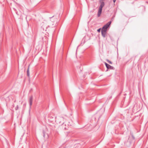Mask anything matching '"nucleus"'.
<instances>
[{
  "label": "nucleus",
  "mask_w": 148,
  "mask_h": 148,
  "mask_svg": "<svg viewBox=\"0 0 148 148\" xmlns=\"http://www.w3.org/2000/svg\"><path fill=\"white\" fill-rule=\"evenodd\" d=\"M101 29H99L97 30V31L99 32H100V31Z\"/></svg>",
  "instance_id": "9"
},
{
  "label": "nucleus",
  "mask_w": 148,
  "mask_h": 148,
  "mask_svg": "<svg viewBox=\"0 0 148 148\" xmlns=\"http://www.w3.org/2000/svg\"><path fill=\"white\" fill-rule=\"evenodd\" d=\"M106 32L105 31H104L103 30H101V33L102 35L104 37L105 36L106 34Z\"/></svg>",
  "instance_id": "5"
},
{
  "label": "nucleus",
  "mask_w": 148,
  "mask_h": 148,
  "mask_svg": "<svg viewBox=\"0 0 148 148\" xmlns=\"http://www.w3.org/2000/svg\"><path fill=\"white\" fill-rule=\"evenodd\" d=\"M29 102H30V105H31L32 104V99H30L29 100Z\"/></svg>",
  "instance_id": "7"
},
{
  "label": "nucleus",
  "mask_w": 148,
  "mask_h": 148,
  "mask_svg": "<svg viewBox=\"0 0 148 148\" xmlns=\"http://www.w3.org/2000/svg\"><path fill=\"white\" fill-rule=\"evenodd\" d=\"M113 2L114 3H115V2L116 1V0H113Z\"/></svg>",
  "instance_id": "10"
},
{
  "label": "nucleus",
  "mask_w": 148,
  "mask_h": 148,
  "mask_svg": "<svg viewBox=\"0 0 148 148\" xmlns=\"http://www.w3.org/2000/svg\"><path fill=\"white\" fill-rule=\"evenodd\" d=\"M104 3L103 2H102L101 3L98 11L97 14V16L98 17H99L100 16L101 13L102 8L104 6Z\"/></svg>",
  "instance_id": "1"
},
{
  "label": "nucleus",
  "mask_w": 148,
  "mask_h": 148,
  "mask_svg": "<svg viewBox=\"0 0 148 148\" xmlns=\"http://www.w3.org/2000/svg\"><path fill=\"white\" fill-rule=\"evenodd\" d=\"M105 64L106 65V66L107 68L108 69H112L113 67L111 66H110V65L106 63H105Z\"/></svg>",
  "instance_id": "4"
},
{
  "label": "nucleus",
  "mask_w": 148,
  "mask_h": 148,
  "mask_svg": "<svg viewBox=\"0 0 148 148\" xmlns=\"http://www.w3.org/2000/svg\"><path fill=\"white\" fill-rule=\"evenodd\" d=\"M29 66L27 71V75L28 76H29Z\"/></svg>",
  "instance_id": "6"
},
{
  "label": "nucleus",
  "mask_w": 148,
  "mask_h": 148,
  "mask_svg": "<svg viewBox=\"0 0 148 148\" xmlns=\"http://www.w3.org/2000/svg\"><path fill=\"white\" fill-rule=\"evenodd\" d=\"M107 61L110 64H112V62L111 61H110L108 60H107Z\"/></svg>",
  "instance_id": "8"
},
{
  "label": "nucleus",
  "mask_w": 148,
  "mask_h": 148,
  "mask_svg": "<svg viewBox=\"0 0 148 148\" xmlns=\"http://www.w3.org/2000/svg\"><path fill=\"white\" fill-rule=\"evenodd\" d=\"M104 3L103 2H102L101 3L98 11L97 14V16L98 17H99L100 16L101 13L102 8L104 6Z\"/></svg>",
  "instance_id": "2"
},
{
  "label": "nucleus",
  "mask_w": 148,
  "mask_h": 148,
  "mask_svg": "<svg viewBox=\"0 0 148 148\" xmlns=\"http://www.w3.org/2000/svg\"><path fill=\"white\" fill-rule=\"evenodd\" d=\"M111 23V21H109L108 23L106 25H105L102 28V30H103L104 31H106L107 29L109 27Z\"/></svg>",
  "instance_id": "3"
}]
</instances>
